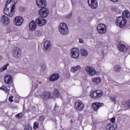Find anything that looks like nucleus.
I'll return each mask as SVG.
<instances>
[{"instance_id":"nucleus-1","label":"nucleus","mask_w":130,"mask_h":130,"mask_svg":"<svg viewBox=\"0 0 130 130\" xmlns=\"http://www.w3.org/2000/svg\"><path fill=\"white\" fill-rule=\"evenodd\" d=\"M17 4V2L14 3V4H12V6L11 7V10L10 12L9 10V8H7V7L4 8V13L5 15H7V16H8V17H13L14 15H15V9L16 7V4Z\"/></svg>"},{"instance_id":"nucleus-2","label":"nucleus","mask_w":130,"mask_h":130,"mask_svg":"<svg viewBox=\"0 0 130 130\" xmlns=\"http://www.w3.org/2000/svg\"><path fill=\"white\" fill-rule=\"evenodd\" d=\"M116 25L120 28H123L126 25V19L123 17L119 16L116 19Z\"/></svg>"},{"instance_id":"nucleus-3","label":"nucleus","mask_w":130,"mask_h":130,"mask_svg":"<svg viewBox=\"0 0 130 130\" xmlns=\"http://www.w3.org/2000/svg\"><path fill=\"white\" fill-rule=\"evenodd\" d=\"M22 54L21 49L18 47H15L12 49V55L15 58H20Z\"/></svg>"},{"instance_id":"nucleus-4","label":"nucleus","mask_w":130,"mask_h":130,"mask_svg":"<svg viewBox=\"0 0 130 130\" xmlns=\"http://www.w3.org/2000/svg\"><path fill=\"white\" fill-rule=\"evenodd\" d=\"M41 97L44 101H47V100L53 98V94L51 91H46L41 94Z\"/></svg>"},{"instance_id":"nucleus-5","label":"nucleus","mask_w":130,"mask_h":130,"mask_svg":"<svg viewBox=\"0 0 130 130\" xmlns=\"http://www.w3.org/2000/svg\"><path fill=\"white\" fill-rule=\"evenodd\" d=\"M59 31L62 35H66L69 32V28L68 25L64 23H60L59 26Z\"/></svg>"},{"instance_id":"nucleus-6","label":"nucleus","mask_w":130,"mask_h":130,"mask_svg":"<svg viewBox=\"0 0 130 130\" xmlns=\"http://www.w3.org/2000/svg\"><path fill=\"white\" fill-rule=\"evenodd\" d=\"M96 30L100 34H105L107 31V26L103 23H100L97 25Z\"/></svg>"},{"instance_id":"nucleus-7","label":"nucleus","mask_w":130,"mask_h":130,"mask_svg":"<svg viewBox=\"0 0 130 130\" xmlns=\"http://www.w3.org/2000/svg\"><path fill=\"white\" fill-rule=\"evenodd\" d=\"M48 14H49V10L47 8L43 7L39 10V15L43 18H46Z\"/></svg>"},{"instance_id":"nucleus-8","label":"nucleus","mask_w":130,"mask_h":130,"mask_svg":"<svg viewBox=\"0 0 130 130\" xmlns=\"http://www.w3.org/2000/svg\"><path fill=\"white\" fill-rule=\"evenodd\" d=\"M71 53L72 58H79L80 56V50L78 48H73L71 50Z\"/></svg>"},{"instance_id":"nucleus-9","label":"nucleus","mask_w":130,"mask_h":130,"mask_svg":"<svg viewBox=\"0 0 130 130\" xmlns=\"http://www.w3.org/2000/svg\"><path fill=\"white\" fill-rule=\"evenodd\" d=\"M47 23V20L46 19L43 18L42 17H39L36 19V23L40 26V27H42V26H44V25H46Z\"/></svg>"},{"instance_id":"nucleus-10","label":"nucleus","mask_w":130,"mask_h":130,"mask_svg":"<svg viewBox=\"0 0 130 130\" xmlns=\"http://www.w3.org/2000/svg\"><path fill=\"white\" fill-rule=\"evenodd\" d=\"M103 106H104V104L103 103L94 102L92 104L91 108L93 111L97 112L98 110H99V108Z\"/></svg>"},{"instance_id":"nucleus-11","label":"nucleus","mask_w":130,"mask_h":130,"mask_svg":"<svg viewBox=\"0 0 130 130\" xmlns=\"http://www.w3.org/2000/svg\"><path fill=\"white\" fill-rule=\"evenodd\" d=\"M24 22V19L21 16H17L13 20L14 25L15 26H21Z\"/></svg>"},{"instance_id":"nucleus-12","label":"nucleus","mask_w":130,"mask_h":130,"mask_svg":"<svg viewBox=\"0 0 130 130\" xmlns=\"http://www.w3.org/2000/svg\"><path fill=\"white\" fill-rule=\"evenodd\" d=\"M84 104L81 101L75 102L74 107L76 110L78 111H82L84 109Z\"/></svg>"},{"instance_id":"nucleus-13","label":"nucleus","mask_w":130,"mask_h":130,"mask_svg":"<svg viewBox=\"0 0 130 130\" xmlns=\"http://www.w3.org/2000/svg\"><path fill=\"white\" fill-rule=\"evenodd\" d=\"M10 18L8 16L6 15H3L0 21V23H2L4 26H8V25L10 24Z\"/></svg>"},{"instance_id":"nucleus-14","label":"nucleus","mask_w":130,"mask_h":130,"mask_svg":"<svg viewBox=\"0 0 130 130\" xmlns=\"http://www.w3.org/2000/svg\"><path fill=\"white\" fill-rule=\"evenodd\" d=\"M117 47L120 51H121V52H123L124 53H125L127 51V49H128V47L125 46L124 44L121 43V42H120L118 44Z\"/></svg>"},{"instance_id":"nucleus-15","label":"nucleus","mask_w":130,"mask_h":130,"mask_svg":"<svg viewBox=\"0 0 130 130\" xmlns=\"http://www.w3.org/2000/svg\"><path fill=\"white\" fill-rule=\"evenodd\" d=\"M36 4L38 8H44L47 6L46 0H36Z\"/></svg>"},{"instance_id":"nucleus-16","label":"nucleus","mask_w":130,"mask_h":130,"mask_svg":"<svg viewBox=\"0 0 130 130\" xmlns=\"http://www.w3.org/2000/svg\"><path fill=\"white\" fill-rule=\"evenodd\" d=\"M51 48V43L49 41H46L44 43V50L45 52H48Z\"/></svg>"},{"instance_id":"nucleus-17","label":"nucleus","mask_w":130,"mask_h":130,"mask_svg":"<svg viewBox=\"0 0 130 130\" xmlns=\"http://www.w3.org/2000/svg\"><path fill=\"white\" fill-rule=\"evenodd\" d=\"M88 4L90 8L93 10L98 8V2H97V0H91L90 4L89 0H88Z\"/></svg>"},{"instance_id":"nucleus-18","label":"nucleus","mask_w":130,"mask_h":130,"mask_svg":"<svg viewBox=\"0 0 130 130\" xmlns=\"http://www.w3.org/2000/svg\"><path fill=\"white\" fill-rule=\"evenodd\" d=\"M58 79H59V74L58 73H54L49 77L50 82H55V81H57Z\"/></svg>"},{"instance_id":"nucleus-19","label":"nucleus","mask_w":130,"mask_h":130,"mask_svg":"<svg viewBox=\"0 0 130 130\" xmlns=\"http://www.w3.org/2000/svg\"><path fill=\"white\" fill-rule=\"evenodd\" d=\"M117 128L116 123H110L106 126L107 130H115Z\"/></svg>"},{"instance_id":"nucleus-20","label":"nucleus","mask_w":130,"mask_h":130,"mask_svg":"<svg viewBox=\"0 0 130 130\" xmlns=\"http://www.w3.org/2000/svg\"><path fill=\"white\" fill-rule=\"evenodd\" d=\"M85 71L87 73L89 74L90 76H94L95 75V69H93L90 66H86L85 68Z\"/></svg>"},{"instance_id":"nucleus-21","label":"nucleus","mask_w":130,"mask_h":130,"mask_svg":"<svg viewBox=\"0 0 130 130\" xmlns=\"http://www.w3.org/2000/svg\"><path fill=\"white\" fill-rule=\"evenodd\" d=\"M29 28L30 31H35V30H36L37 24L36 23L35 21H32L29 23Z\"/></svg>"},{"instance_id":"nucleus-22","label":"nucleus","mask_w":130,"mask_h":130,"mask_svg":"<svg viewBox=\"0 0 130 130\" xmlns=\"http://www.w3.org/2000/svg\"><path fill=\"white\" fill-rule=\"evenodd\" d=\"M12 76L7 75L5 76V82L6 84L8 85H11L12 83H13V81L12 80Z\"/></svg>"},{"instance_id":"nucleus-23","label":"nucleus","mask_w":130,"mask_h":130,"mask_svg":"<svg viewBox=\"0 0 130 130\" xmlns=\"http://www.w3.org/2000/svg\"><path fill=\"white\" fill-rule=\"evenodd\" d=\"M53 98H60V93H59V91L57 89L55 88L53 90Z\"/></svg>"},{"instance_id":"nucleus-24","label":"nucleus","mask_w":130,"mask_h":130,"mask_svg":"<svg viewBox=\"0 0 130 130\" xmlns=\"http://www.w3.org/2000/svg\"><path fill=\"white\" fill-rule=\"evenodd\" d=\"M122 16L124 17L125 18H127V19H129L130 18V12L128 10H125L122 12Z\"/></svg>"},{"instance_id":"nucleus-25","label":"nucleus","mask_w":130,"mask_h":130,"mask_svg":"<svg viewBox=\"0 0 130 130\" xmlns=\"http://www.w3.org/2000/svg\"><path fill=\"white\" fill-rule=\"evenodd\" d=\"M79 70H81V66L80 65H77L74 67H72L70 71L72 73H76L77 71H79Z\"/></svg>"},{"instance_id":"nucleus-26","label":"nucleus","mask_w":130,"mask_h":130,"mask_svg":"<svg viewBox=\"0 0 130 130\" xmlns=\"http://www.w3.org/2000/svg\"><path fill=\"white\" fill-rule=\"evenodd\" d=\"M92 82L95 84V85H98V84L101 82V78L95 77L92 79Z\"/></svg>"},{"instance_id":"nucleus-27","label":"nucleus","mask_w":130,"mask_h":130,"mask_svg":"<svg viewBox=\"0 0 130 130\" xmlns=\"http://www.w3.org/2000/svg\"><path fill=\"white\" fill-rule=\"evenodd\" d=\"M111 10V11H113V12H115V13H117V14H121V10L116 7H112Z\"/></svg>"},{"instance_id":"nucleus-28","label":"nucleus","mask_w":130,"mask_h":130,"mask_svg":"<svg viewBox=\"0 0 130 130\" xmlns=\"http://www.w3.org/2000/svg\"><path fill=\"white\" fill-rule=\"evenodd\" d=\"M114 71L115 73H119L121 71V67L119 65H115L114 67Z\"/></svg>"},{"instance_id":"nucleus-29","label":"nucleus","mask_w":130,"mask_h":130,"mask_svg":"<svg viewBox=\"0 0 130 130\" xmlns=\"http://www.w3.org/2000/svg\"><path fill=\"white\" fill-rule=\"evenodd\" d=\"M95 92L96 93V95L98 96V99H99V98H100L101 97H102L103 95V91L102 90H98L95 91Z\"/></svg>"},{"instance_id":"nucleus-30","label":"nucleus","mask_w":130,"mask_h":130,"mask_svg":"<svg viewBox=\"0 0 130 130\" xmlns=\"http://www.w3.org/2000/svg\"><path fill=\"white\" fill-rule=\"evenodd\" d=\"M81 52L82 56H87L88 55V51L85 49H81Z\"/></svg>"},{"instance_id":"nucleus-31","label":"nucleus","mask_w":130,"mask_h":130,"mask_svg":"<svg viewBox=\"0 0 130 130\" xmlns=\"http://www.w3.org/2000/svg\"><path fill=\"white\" fill-rule=\"evenodd\" d=\"M10 66V63H7V64L4 65L2 68L0 69V73H3L4 71H6L8 69V67Z\"/></svg>"},{"instance_id":"nucleus-32","label":"nucleus","mask_w":130,"mask_h":130,"mask_svg":"<svg viewBox=\"0 0 130 130\" xmlns=\"http://www.w3.org/2000/svg\"><path fill=\"white\" fill-rule=\"evenodd\" d=\"M90 96L93 98V99H98V96H97L96 91L92 92L90 94Z\"/></svg>"},{"instance_id":"nucleus-33","label":"nucleus","mask_w":130,"mask_h":130,"mask_svg":"<svg viewBox=\"0 0 130 130\" xmlns=\"http://www.w3.org/2000/svg\"><path fill=\"white\" fill-rule=\"evenodd\" d=\"M39 127V124L37 122L34 123V129H37Z\"/></svg>"},{"instance_id":"nucleus-34","label":"nucleus","mask_w":130,"mask_h":130,"mask_svg":"<svg viewBox=\"0 0 130 130\" xmlns=\"http://www.w3.org/2000/svg\"><path fill=\"white\" fill-rule=\"evenodd\" d=\"M35 34L36 36H42V33H41V31L40 30H36Z\"/></svg>"},{"instance_id":"nucleus-35","label":"nucleus","mask_w":130,"mask_h":130,"mask_svg":"<svg viewBox=\"0 0 130 130\" xmlns=\"http://www.w3.org/2000/svg\"><path fill=\"white\" fill-rule=\"evenodd\" d=\"M24 130H32V127L30 125H26L25 126Z\"/></svg>"},{"instance_id":"nucleus-36","label":"nucleus","mask_w":130,"mask_h":130,"mask_svg":"<svg viewBox=\"0 0 130 130\" xmlns=\"http://www.w3.org/2000/svg\"><path fill=\"white\" fill-rule=\"evenodd\" d=\"M22 117H23V113H18L15 115V117L17 118H22Z\"/></svg>"},{"instance_id":"nucleus-37","label":"nucleus","mask_w":130,"mask_h":130,"mask_svg":"<svg viewBox=\"0 0 130 130\" xmlns=\"http://www.w3.org/2000/svg\"><path fill=\"white\" fill-rule=\"evenodd\" d=\"M39 119L40 122H43V121H44V119H45V117H44L43 115H42L39 117Z\"/></svg>"},{"instance_id":"nucleus-38","label":"nucleus","mask_w":130,"mask_h":130,"mask_svg":"<svg viewBox=\"0 0 130 130\" xmlns=\"http://www.w3.org/2000/svg\"><path fill=\"white\" fill-rule=\"evenodd\" d=\"M72 16H73V13L70 12L68 15H66L65 17L66 18V19H71Z\"/></svg>"},{"instance_id":"nucleus-39","label":"nucleus","mask_w":130,"mask_h":130,"mask_svg":"<svg viewBox=\"0 0 130 130\" xmlns=\"http://www.w3.org/2000/svg\"><path fill=\"white\" fill-rule=\"evenodd\" d=\"M12 2H13V0H7L6 2V5H5L6 8H7L8 5H9V4H11V3H12Z\"/></svg>"},{"instance_id":"nucleus-40","label":"nucleus","mask_w":130,"mask_h":130,"mask_svg":"<svg viewBox=\"0 0 130 130\" xmlns=\"http://www.w3.org/2000/svg\"><path fill=\"white\" fill-rule=\"evenodd\" d=\"M13 98H14V96L13 95L9 96V101H10V102H14V100H13Z\"/></svg>"},{"instance_id":"nucleus-41","label":"nucleus","mask_w":130,"mask_h":130,"mask_svg":"<svg viewBox=\"0 0 130 130\" xmlns=\"http://www.w3.org/2000/svg\"><path fill=\"white\" fill-rule=\"evenodd\" d=\"M110 121L112 122V123H115V117H113V118H111Z\"/></svg>"},{"instance_id":"nucleus-42","label":"nucleus","mask_w":130,"mask_h":130,"mask_svg":"<svg viewBox=\"0 0 130 130\" xmlns=\"http://www.w3.org/2000/svg\"><path fill=\"white\" fill-rule=\"evenodd\" d=\"M110 99L111 100L112 102H114V103H115V101H116L115 98H114L113 97H110Z\"/></svg>"},{"instance_id":"nucleus-43","label":"nucleus","mask_w":130,"mask_h":130,"mask_svg":"<svg viewBox=\"0 0 130 130\" xmlns=\"http://www.w3.org/2000/svg\"><path fill=\"white\" fill-rule=\"evenodd\" d=\"M127 106L130 108V100H128L126 102Z\"/></svg>"},{"instance_id":"nucleus-44","label":"nucleus","mask_w":130,"mask_h":130,"mask_svg":"<svg viewBox=\"0 0 130 130\" xmlns=\"http://www.w3.org/2000/svg\"><path fill=\"white\" fill-rule=\"evenodd\" d=\"M95 75H97V76L100 75V72H96V70H95Z\"/></svg>"},{"instance_id":"nucleus-45","label":"nucleus","mask_w":130,"mask_h":130,"mask_svg":"<svg viewBox=\"0 0 130 130\" xmlns=\"http://www.w3.org/2000/svg\"><path fill=\"white\" fill-rule=\"evenodd\" d=\"M84 42V41L82 39H79V43H83Z\"/></svg>"},{"instance_id":"nucleus-46","label":"nucleus","mask_w":130,"mask_h":130,"mask_svg":"<svg viewBox=\"0 0 130 130\" xmlns=\"http://www.w3.org/2000/svg\"><path fill=\"white\" fill-rule=\"evenodd\" d=\"M111 2H113V3H117L119 0H110Z\"/></svg>"},{"instance_id":"nucleus-47","label":"nucleus","mask_w":130,"mask_h":130,"mask_svg":"<svg viewBox=\"0 0 130 130\" xmlns=\"http://www.w3.org/2000/svg\"><path fill=\"white\" fill-rule=\"evenodd\" d=\"M70 122L73 123V122H74V120H73V119H71Z\"/></svg>"},{"instance_id":"nucleus-48","label":"nucleus","mask_w":130,"mask_h":130,"mask_svg":"<svg viewBox=\"0 0 130 130\" xmlns=\"http://www.w3.org/2000/svg\"><path fill=\"white\" fill-rule=\"evenodd\" d=\"M1 88H2V90H5V87H1ZM6 89H7L6 87Z\"/></svg>"},{"instance_id":"nucleus-49","label":"nucleus","mask_w":130,"mask_h":130,"mask_svg":"<svg viewBox=\"0 0 130 130\" xmlns=\"http://www.w3.org/2000/svg\"><path fill=\"white\" fill-rule=\"evenodd\" d=\"M23 60H25L26 61H28V59H27V58H24Z\"/></svg>"},{"instance_id":"nucleus-50","label":"nucleus","mask_w":130,"mask_h":130,"mask_svg":"<svg viewBox=\"0 0 130 130\" xmlns=\"http://www.w3.org/2000/svg\"><path fill=\"white\" fill-rule=\"evenodd\" d=\"M38 83H39V84H40V85H41V84H42V82L39 81Z\"/></svg>"},{"instance_id":"nucleus-51","label":"nucleus","mask_w":130,"mask_h":130,"mask_svg":"<svg viewBox=\"0 0 130 130\" xmlns=\"http://www.w3.org/2000/svg\"><path fill=\"white\" fill-rule=\"evenodd\" d=\"M72 5H74V3H73V1H72Z\"/></svg>"},{"instance_id":"nucleus-52","label":"nucleus","mask_w":130,"mask_h":130,"mask_svg":"<svg viewBox=\"0 0 130 130\" xmlns=\"http://www.w3.org/2000/svg\"><path fill=\"white\" fill-rule=\"evenodd\" d=\"M7 91L6 90H5V92L7 93Z\"/></svg>"}]
</instances>
